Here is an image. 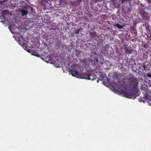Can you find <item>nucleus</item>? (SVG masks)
<instances>
[{
  "label": "nucleus",
  "mask_w": 151,
  "mask_h": 151,
  "mask_svg": "<svg viewBox=\"0 0 151 151\" xmlns=\"http://www.w3.org/2000/svg\"><path fill=\"white\" fill-rule=\"evenodd\" d=\"M117 87L118 88L116 89L114 88L116 91L120 93H122L124 95V96L127 98H132V97H134L136 96V91H133L130 92H127L124 90H123V86L121 85H117Z\"/></svg>",
  "instance_id": "f257e3e1"
},
{
  "label": "nucleus",
  "mask_w": 151,
  "mask_h": 151,
  "mask_svg": "<svg viewBox=\"0 0 151 151\" xmlns=\"http://www.w3.org/2000/svg\"><path fill=\"white\" fill-rule=\"evenodd\" d=\"M128 80L129 86L133 91H136L137 87L138 84L137 79L136 77L132 76L129 78Z\"/></svg>",
  "instance_id": "f03ea898"
},
{
  "label": "nucleus",
  "mask_w": 151,
  "mask_h": 151,
  "mask_svg": "<svg viewBox=\"0 0 151 151\" xmlns=\"http://www.w3.org/2000/svg\"><path fill=\"white\" fill-rule=\"evenodd\" d=\"M21 4V8L19 9V12L21 13L22 16L27 15L28 13L27 9L30 8V6L24 1H22Z\"/></svg>",
  "instance_id": "7ed1b4c3"
},
{
  "label": "nucleus",
  "mask_w": 151,
  "mask_h": 151,
  "mask_svg": "<svg viewBox=\"0 0 151 151\" xmlns=\"http://www.w3.org/2000/svg\"><path fill=\"white\" fill-rule=\"evenodd\" d=\"M92 62L93 65L96 68L100 67L103 64V63L101 61L98 60L97 58L94 57L92 59Z\"/></svg>",
  "instance_id": "20e7f679"
},
{
  "label": "nucleus",
  "mask_w": 151,
  "mask_h": 151,
  "mask_svg": "<svg viewBox=\"0 0 151 151\" xmlns=\"http://www.w3.org/2000/svg\"><path fill=\"white\" fill-rule=\"evenodd\" d=\"M142 93L144 95V97L143 98H141L140 99L141 101H144V100H149L151 101V97H150L149 95V93H148L147 90L145 91L144 92H142Z\"/></svg>",
  "instance_id": "39448f33"
},
{
  "label": "nucleus",
  "mask_w": 151,
  "mask_h": 151,
  "mask_svg": "<svg viewBox=\"0 0 151 151\" xmlns=\"http://www.w3.org/2000/svg\"><path fill=\"white\" fill-rule=\"evenodd\" d=\"M81 78L91 80H94L96 79L95 78L93 77V76L91 75V73H86L83 74L82 75V77Z\"/></svg>",
  "instance_id": "423d86ee"
},
{
  "label": "nucleus",
  "mask_w": 151,
  "mask_h": 151,
  "mask_svg": "<svg viewBox=\"0 0 151 151\" xmlns=\"http://www.w3.org/2000/svg\"><path fill=\"white\" fill-rule=\"evenodd\" d=\"M9 12L7 10H4L1 13V16L4 18V20L7 19V17L9 14Z\"/></svg>",
  "instance_id": "0eeeda50"
},
{
  "label": "nucleus",
  "mask_w": 151,
  "mask_h": 151,
  "mask_svg": "<svg viewBox=\"0 0 151 151\" xmlns=\"http://www.w3.org/2000/svg\"><path fill=\"white\" fill-rule=\"evenodd\" d=\"M70 72L71 73L72 76H74L78 77L79 76L78 72L75 70H73L71 69L70 71Z\"/></svg>",
  "instance_id": "6e6552de"
},
{
  "label": "nucleus",
  "mask_w": 151,
  "mask_h": 151,
  "mask_svg": "<svg viewBox=\"0 0 151 151\" xmlns=\"http://www.w3.org/2000/svg\"><path fill=\"white\" fill-rule=\"evenodd\" d=\"M124 46L126 50V53L129 54H131L133 51V50L129 48L128 47H126L125 45Z\"/></svg>",
  "instance_id": "1a4fd4ad"
},
{
  "label": "nucleus",
  "mask_w": 151,
  "mask_h": 151,
  "mask_svg": "<svg viewBox=\"0 0 151 151\" xmlns=\"http://www.w3.org/2000/svg\"><path fill=\"white\" fill-rule=\"evenodd\" d=\"M46 62H50L51 61L52 58L50 55H49L46 57Z\"/></svg>",
  "instance_id": "9d476101"
},
{
  "label": "nucleus",
  "mask_w": 151,
  "mask_h": 151,
  "mask_svg": "<svg viewBox=\"0 0 151 151\" xmlns=\"http://www.w3.org/2000/svg\"><path fill=\"white\" fill-rule=\"evenodd\" d=\"M145 28L147 30V32H149L150 36L151 37V31H150V28L149 27L148 25L145 26Z\"/></svg>",
  "instance_id": "9b49d317"
},
{
  "label": "nucleus",
  "mask_w": 151,
  "mask_h": 151,
  "mask_svg": "<svg viewBox=\"0 0 151 151\" xmlns=\"http://www.w3.org/2000/svg\"><path fill=\"white\" fill-rule=\"evenodd\" d=\"M143 67V70H146V69H145V63H140L139 64V68H141V67Z\"/></svg>",
  "instance_id": "f8f14e48"
},
{
  "label": "nucleus",
  "mask_w": 151,
  "mask_h": 151,
  "mask_svg": "<svg viewBox=\"0 0 151 151\" xmlns=\"http://www.w3.org/2000/svg\"><path fill=\"white\" fill-rule=\"evenodd\" d=\"M114 26L116 27H117L120 29L122 28L123 27V26H122L118 23L115 24H114Z\"/></svg>",
  "instance_id": "ddd939ff"
},
{
  "label": "nucleus",
  "mask_w": 151,
  "mask_h": 151,
  "mask_svg": "<svg viewBox=\"0 0 151 151\" xmlns=\"http://www.w3.org/2000/svg\"><path fill=\"white\" fill-rule=\"evenodd\" d=\"M139 13L141 15H143L145 14V11L143 9H142L141 10L139 9Z\"/></svg>",
  "instance_id": "4468645a"
},
{
  "label": "nucleus",
  "mask_w": 151,
  "mask_h": 151,
  "mask_svg": "<svg viewBox=\"0 0 151 151\" xmlns=\"http://www.w3.org/2000/svg\"><path fill=\"white\" fill-rule=\"evenodd\" d=\"M18 38H19V40H20L21 39L22 40L23 39V36L22 35H20V36H19V38L18 37Z\"/></svg>",
  "instance_id": "2eb2a0df"
},
{
  "label": "nucleus",
  "mask_w": 151,
  "mask_h": 151,
  "mask_svg": "<svg viewBox=\"0 0 151 151\" xmlns=\"http://www.w3.org/2000/svg\"><path fill=\"white\" fill-rule=\"evenodd\" d=\"M147 76L148 77H151V73H147Z\"/></svg>",
  "instance_id": "dca6fc26"
},
{
  "label": "nucleus",
  "mask_w": 151,
  "mask_h": 151,
  "mask_svg": "<svg viewBox=\"0 0 151 151\" xmlns=\"http://www.w3.org/2000/svg\"><path fill=\"white\" fill-rule=\"evenodd\" d=\"M129 0H121V3H122L124 1H129Z\"/></svg>",
  "instance_id": "f3484780"
},
{
  "label": "nucleus",
  "mask_w": 151,
  "mask_h": 151,
  "mask_svg": "<svg viewBox=\"0 0 151 151\" xmlns=\"http://www.w3.org/2000/svg\"><path fill=\"white\" fill-rule=\"evenodd\" d=\"M118 76H120L121 77V76H122V77H123V74H120V73L119 74H118Z\"/></svg>",
  "instance_id": "a211bd4d"
},
{
  "label": "nucleus",
  "mask_w": 151,
  "mask_h": 151,
  "mask_svg": "<svg viewBox=\"0 0 151 151\" xmlns=\"http://www.w3.org/2000/svg\"><path fill=\"white\" fill-rule=\"evenodd\" d=\"M77 52H78V53H81V51H79V50H77Z\"/></svg>",
  "instance_id": "6ab92c4d"
},
{
  "label": "nucleus",
  "mask_w": 151,
  "mask_h": 151,
  "mask_svg": "<svg viewBox=\"0 0 151 151\" xmlns=\"http://www.w3.org/2000/svg\"><path fill=\"white\" fill-rule=\"evenodd\" d=\"M30 51L29 50H27V52H29Z\"/></svg>",
  "instance_id": "aec40b11"
},
{
  "label": "nucleus",
  "mask_w": 151,
  "mask_h": 151,
  "mask_svg": "<svg viewBox=\"0 0 151 151\" xmlns=\"http://www.w3.org/2000/svg\"><path fill=\"white\" fill-rule=\"evenodd\" d=\"M134 33L135 34H137V32H134Z\"/></svg>",
  "instance_id": "412c9836"
},
{
  "label": "nucleus",
  "mask_w": 151,
  "mask_h": 151,
  "mask_svg": "<svg viewBox=\"0 0 151 151\" xmlns=\"http://www.w3.org/2000/svg\"><path fill=\"white\" fill-rule=\"evenodd\" d=\"M10 26H9V29H10Z\"/></svg>",
  "instance_id": "4be33fe9"
},
{
  "label": "nucleus",
  "mask_w": 151,
  "mask_h": 151,
  "mask_svg": "<svg viewBox=\"0 0 151 151\" xmlns=\"http://www.w3.org/2000/svg\"><path fill=\"white\" fill-rule=\"evenodd\" d=\"M99 82L98 80H97V82Z\"/></svg>",
  "instance_id": "5701e85b"
}]
</instances>
